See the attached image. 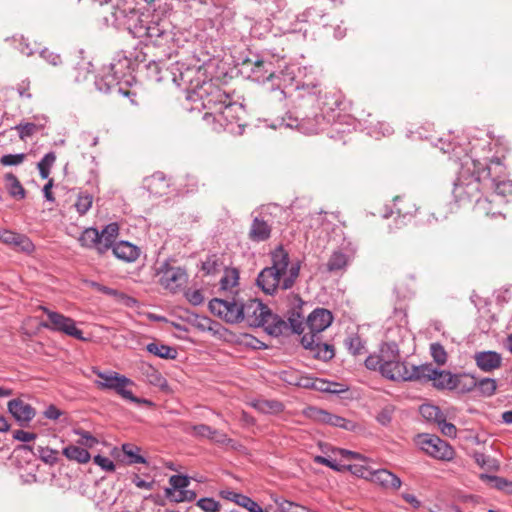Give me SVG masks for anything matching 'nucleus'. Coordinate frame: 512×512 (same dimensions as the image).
Instances as JSON below:
<instances>
[{
  "instance_id": "1",
  "label": "nucleus",
  "mask_w": 512,
  "mask_h": 512,
  "mask_svg": "<svg viewBox=\"0 0 512 512\" xmlns=\"http://www.w3.org/2000/svg\"><path fill=\"white\" fill-rule=\"evenodd\" d=\"M107 25L127 30L146 44L162 46L173 40L171 24L158 15L141 13L135 0H97Z\"/></svg>"
},
{
  "instance_id": "2",
  "label": "nucleus",
  "mask_w": 512,
  "mask_h": 512,
  "mask_svg": "<svg viewBox=\"0 0 512 512\" xmlns=\"http://www.w3.org/2000/svg\"><path fill=\"white\" fill-rule=\"evenodd\" d=\"M295 105L287 113L286 126L296 128L304 134H316L323 129L325 116L320 108V83L309 82L296 86Z\"/></svg>"
},
{
  "instance_id": "3",
  "label": "nucleus",
  "mask_w": 512,
  "mask_h": 512,
  "mask_svg": "<svg viewBox=\"0 0 512 512\" xmlns=\"http://www.w3.org/2000/svg\"><path fill=\"white\" fill-rule=\"evenodd\" d=\"M205 72L201 65L186 67L180 72L179 85H187L188 98L191 101L200 102L204 109L210 110L204 115L205 119H209L215 112H219L231 97L216 82L205 80Z\"/></svg>"
},
{
  "instance_id": "4",
  "label": "nucleus",
  "mask_w": 512,
  "mask_h": 512,
  "mask_svg": "<svg viewBox=\"0 0 512 512\" xmlns=\"http://www.w3.org/2000/svg\"><path fill=\"white\" fill-rule=\"evenodd\" d=\"M271 261L272 265L259 273L257 285L268 295H273L278 289L292 288L299 277L300 262L291 263L288 252L282 246L272 252Z\"/></svg>"
},
{
  "instance_id": "5",
  "label": "nucleus",
  "mask_w": 512,
  "mask_h": 512,
  "mask_svg": "<svg viewBox=\"0 0 512 512\" xmlns=\"http://www.w3.org/2000/svg\"><path fill=\"white\" fill-rule=\"evenodd\" d=\"M243 69L248 72V77L258 83L271 82L268 100L282 103L287 97V87L294 80V72L290 67L276 71L270 59L255 55L253 59H247L243 63Z\"/></svg>"
},
{
  "instance_id": "6",
  "label": "nucleus",
  "mask_w": 512,
  "mask_h": 512,
  "mask_svg": "<svg viewBox=\"0 0 512 512\" xmlns=\"http://www.w3.org/2000/svg\"><path fill=\"white\" fill-rule=\"evenodd\" d=\"M491 170V166H486L466 154L452 191L456 202H478L481 198V179L491 176Z\"/></svg>"
},
{
  "instance_id": "7",
  "label": "nucleus",
  "mask_w": 512,
  "mask_h": 512,
  "mask_svg": "<svg viewBox=\"0 0 512 512\" xmlns=\"http://www.w3.org/2000/svg\"><path fill=\"white\" fill-rule=\"evenodd\" d=\"M242 311V321L250 327H263L271 336L278 337L289 330L288 323L279 315L272 313L269 307L258 299L244 302Z\"/></svg>"
},
{
  "instance_id": "8",
  "label": "nucleus",
  "mask_w": 512,
  "mask_h": 512,
  "mask_svg": "<svg viewBox=\"0 0 512 512\" xmlns=\"http://www.w3.org/2000/svg\"><path fill=\"white\" fill-rule=\"evenodd\" d=\"M301 307L293 309L289 318L288 326L292 332L301 334L305 328H308V332L304 335H314L315 337L320 336V333L326 330L333 322V314L330 310L325 308L314 309L306 318L300 312Z\"/></svg>"
},
{
  "instance_id": "9",
  "label": "nucleus",
  "mask_w": 512,
  "mask_h": 512,
  "mask_svg": "<svg viewBox=\"0 0 512 512\" xmlns=\"http://www.w3.org/2000/svg\"><path fill=\"white\" fill-rule=\"evenodd\" d=\"M131 61L125 56L114 59L106 71L95 80L97 89L104 93L117 92L127 94L120 86L121 82L129 83Z\"/></svg>"
},
{
  "instance_id": "10",
  "label": "nucleus",
  "mask_w": 512,
  "mask_h": 512,
  "mask_svg": "<svg viewBox=\"0 0 512 512\" xmlns=\"http://www.w3.org/2000/svg\"><path fill=\"white\" fill-rule=\"evenodd\" d=\"M92 371L99 378V380L95 381L98 388L102 390H113L123 399L133 403L151 404L150 401L140 399L133 395V392L128 389L129 386L133 385V381L126 376L114 371L102 372L97 368H93Z\"/></svg>"
},
{
  "instance_id": "11",
  "label": "nucleus",
  "mask_w": 512,
  "mask_h": 512,
  "mask_svg": "<svg viewBox=\"0 0 512 512\" xmlns=\"http://www.w3.org/2000/svg\"><path fill=\"white\" fill-rule=\"evenodd\" d=\"M243 303L235 297L231 299L214 298L209 302V309L211 313L227 323L235 324L243 320Z\"/></svg>"
},
{
  "instance_id": "12",
  "label": "nucleus",
  "mask_w": 512,
  "mask_h": 512,
  "mask_svg": "<svg viewBox=\"0 0 512 512\" xmlns=\"http://www.w3.org/2000/svg\"><path fill=\"white\" fill-rule=\"evenodd\" d=\"M417 443L421 450L435 459L451 461L455 456L453 447L438 436L421 434L418 436Z\"/></svg>"
},
{
  "instance_id": "13",
  "label": "nucleus",
  "mask_w": 512,
  "mask_h": 512,
  "mask_svg": "<svg viewBox=\"0 0 512 512\" xmlns=\"http://www.w3.org/2000/svg\"><path fill=\"white\" fill-rule=\"evenodd\" d=\"M48 317L49 322L42 323L44 328L62 332L68 336L74 337L78 340H84L83 332L76 327L75 321L61 313L52 311L45 306H39Z\"/></svg>"
},
{
  "instance_id": "14",
  "label": "nucleus",
  "mask_w": 512,
  "mask_h": 512,
  "mask_svg": "<svg viewBox=\"0 0 512 512\" xmlns=\"http://www.w3.org/2000/svg\"><path fill=\"white\" fill-rule=\"evenodd\" d=\"M420 369L421 365H410L397 359L383 363L381 375L393 381H417L420 377Z\"/></svg>"
},
{
  "instance_id": "15",
  "label": "nucleus",
  "mask_w": 512,
  "mask_h": 512,
  "mask_svg": "<svg viewBox=\"0 0 512 512\" xmlns=\"http://www.w3.org/2000/svg\"><path fill=\"white\" fill-rule=\"evenodd\" d=\"M419 379L417 381L428 382L432 381L433 387L443 390L455 389L456 374H452L446 370H438L432 364L426 363L421 365Z\"/></svg>"
},
{
  "instance_id": "16",
  "label": "nucleus",
  "mask_w": 512,
  "mask_h": 512,
  "mask_svg": "<svg viewBox=\"0 0 512 512\" xmlns=\"http://www.w3.org/2000/svg\"><path fill=\"white\" fill-rule=\"evenodd\" d=\"M245 114L244 107L233 101L232 98L228 99L223 105V108L219 110V112H215L211 117L213 120L217 121L220 126H222L225 130L230 132H234L233 124H236L238 128H241L242 125L240 121L242 120Z\"/></svg>"
},
{
  "instance_id": "17",
  "label": "nucleus",
  "mask_w": 512,
  "mask_h": 512,
  "mask_svg": "<svg viewBox=\"0 0 512 512\" xmlns=\"http://www.w3.org/2000/svg\"><path fill=\"white\" fill-rule=\"evenodd\" d=\"M159 282L161 286L172 293L177 292L187 282L188 276L186 270L182 267L170 266L165 263L159 271Z\"/></svg>"
},
{
  "instance_id": "18",
  "label": "nucleus",
  "mask_w": 512,
  "mask_h": 512,
  "mask_svg": "<svg viewBox=\"0 0 512 512\" xmlns=\"http://www.w3.org/2000/svg\"><path fill=\"white\" fill-rule=\"evenodd\" d=\"M353 473L360 475L363 478H369L372 482L379 484L384 488L397 490L400 488L402 482L398 476L388 471L387 469L368 470L358 468L355 466Z\"/></svg>"
},
{
  "instance_id": "19",
  "label": "nucleus",
  "mask_w": 512,
  "mask_h": 512,
  "mask_svg": "<svg viewBox=\"0 0 512 512\" xmlns=\"http://www.w3.org/2000/svg\"><path fill=\"white\" fill-rule=\"evenodd\" d=\"M302 346L311 352L314 358L322 361H329L335 356L334 347L323 343L321 336L303 335L301 338Z\"/></svg>"
},
{
  "instance_id": "20",
  "label": "nucleus",
  "mask_w": 512,
  "mask_h": 512,
  "mask_svg": "<svg viewBox=\"0 0 512 512\" xmlns=\"http://www.w3.org/2000/svg\"><path fill=\"white\" fill-rule=\"evenodd\" d=\"M488 166L492 167L491 176L486 177L490 179L491 186L495 189V192L502 196L512 193V182L509 180H500L505 170L500 158L491 159Z\"/></svg>"
},
{
  "instance_id": "21",
  "label": "nucleus",
  "mask_w": 512,
  "mask_h": 512,
  "mask_svg": "<svg viewBox=\"0 0 512 512\" xmlns=\"http://www.w3.org/2000/svg\"><path fill=\"white\" fill-rule=\"evenodd\" d=\"M304 415L319 423L349 429L350 422L347 419L338 415L331 414L317 407L306 408L304 410Z\"/></svg>"
},
{
  "instance_id": "22",
  "label": "nucleus",
  "mask_w": 512,
  "mask_h": 512,
  "mask_svg": "<svg viewBox=\"0 0 512 512\" xmlns=\"http://www.w3.org/2000/svg\"><path fill=\"white\" fill-rule=\"evenodd\" d=\"M272 226L266 219V215L259 213L253 217L248 237L253 242H264L271 237Z\"/></svg>"
},
{
  "instance_id": "23",
  "label": "nucleus",
  "mask_w": 512,
  "mask_h": 512,
  "mask_svg": "<svg viewBox=\"0 0 512 512\" xmlns=\"http://www.w3.org/2000/svg\"><path fill=\"white\" fill-rule=\"evenodd\" d=\"M476 366L485 373L493 372L502 366V356L492 350L479 351L473 356Z\"/></svg>"
},
{
  "instance_id": "24",
  "label": "nucleus",
  "mask_w": 512,
  "mask_h": 512,
  "mask_svg": "<svg viewBox=\"0 0 512 512\" xmlns=\"http://www.w3.org/2000/svg\"><path fill=\"white\" fill-rule=\"evenodd\" d=\"M8 411L20 425L29 423L36 415L35 409L21 399H12L8 402Z\"/></svg>"
},
{
  "instance_id": "25",
  "label": "nucleus",
  "mask_w": 512,
  "mask_h": 512,
  "mask_svg": "<svg viewBox=\"0 0 512 512\" xmlns=\"http://www.w3.org/2000/svg\"><path fill=\"white\" fill-rule=\"evenodd\" d=\"M0 241L23 252L29 253L34 250V245L27 236L9 230L0 232Z\"/></svg>"
},
{
  "instance_id": "26",
  "label": "nucleus",
  "mask_w": 512,
  "mask_h": 512,
  "mask_svg": "<svg viewBox=\"0 0 512 512\" xmlns=\"http://www.w3.org/2000/svg\"><path fill=\"white\" fill-rule=\"evenodd\" d=\"M110 249L116 258L125 262H134L140 254L139 248L128 241H120Z\"/></svg>"
},
{
  "instance_id": "27",
  "label": "nucleus",
  "mask_w": 512,
  "mask_h": 512,
  "mask_svg": "<svg viewBox=\"0 0 512 512\" xmlns=\"http://www.w3.org/2000/svg\"><path fill=\"white\" fill-rule=\"evenodd\" d=\"M119 234V226L117 223L113 222L106 225L99 235H101V242L99 246V254H105L113 245H115V240Z\"/></svg>"
},
{
  "instance_id": "28",
  "label": "nucleus",
  "mask_w": 512,
  "mask_h": 512,
  "mask_svg": "<svg viewBox=\"0 0 512 512\" xmlns=\"http://www.w3.org/2000/svg\"><path fill=\"white\" fill-rule=\"evenodd\" d=\"M148 191L156 196L167 194L169 189V181L162 172H156L146 179Z\"/></svg>"
},
{
  "instance_id": "29",
  "label": "nucleus",
  "mask_w": 512,
  "mask_h": 512,
  "mask_svg": "<svg viewBox=\"0 0 512 512\" xmlns=\"http://www.w3.org/2000/svg\"><path fill=\"white\" fill-rule=\"evenodd\" d=\"M394 206L396 208L397 220L402 219L401 223H404L405 219H410L417 213L422 215V212L415 207L410 199L396 197L394 200Z\"/></svg>"
},
{
  "instance_id": "30",
  "label": "nucleus",
  "mask_w": 512,
  "mask_h": 512,
  "mask_svg": "<svg viewBox=\"0 0 512 512\" xmlns=\"http://www.w3.org/2000/svg\"><path fill=\"white\" fill-rule=\"evenodd\" d=\"M18 449L32 452L35 456H38L46 464L53 465L58 461V452L49 447L38 446L34 448L33 446L23 444L20 445Z\"/></svg>"
},
{
  "instance_id": "31",
  "label": "nucleus",
  "mask_w": 512,
  "mask_h": 512,
  "mask_svg": "<svg viewBox=\"0 0 512 512\" xmlns=\"http://www.w3.org/2000/svg\"><path fill=\"white\" fill-rule=\"evenodd\" d=\"M326 17L325 10L322 5L316 4L306 9L299 17V21L312 23L315 25H326L324 18Z\"/></svg>"
},
{
  "instance_id": "32",
  "label": "nucleus",
  "mask_w": 512,
  "mask_h": 512,
  "mask_svg": "<svg viewBox=\"0 0 512 512\" xmlns=\"http://www.w3.org/2000/svg\"><path fill=\"white\" fill-rule=\"evenodd\" d=\"M63 455L70 461H75L79 464H86L91 460V455L87 449L77 445H68L63 448Z\"/></svg>"
},
{
  "instance_id": "33",
  "label": "nucleus",
  "mask_w": 512,
  "mask_h": 512,
  "mask_svg": "<svg viewBox=\"0 0 512 512\" xmlns=\"http://www.w3.org/2000/svg\"><path fill=\"white\" fill-rule=\"evenodd\" d=\"M78 240L81 246L89 249H95L99 253L101 235H99V231L96 228H86L81 233Z\"/></svg>"
},
{
  "instance_id": "34",
  "label": "nucleus",
  "mask_w": 512,
  "mask_h": 512,
  "mask_svg": "<svg viewBox=\"0 0 512 512\" xmlns=\"http://www.w3.org/2000/svg\"><path fill=\"white\" fill-rule=\"evenodd\" d=\"M251 406L264 414H278L284 411V405L277 400L258 399L252 401Z\"/></svg>"
},
{
  "instance_id": "35",
  "label": "nucleus",
  "mask_w": 512,
  "mask_h": 512,
  "mask_svg": "<svg viewBox=\"0 0 512 512\" xmlns=\"http://www.w3.org/2000/svg\"><path fill=\"white\" fill-rule=\"evenodd\" d=\"M226 498L247 509L249 512H264V508L246 495L236 492H227Z\"/></svg>"
},
{
  "instance_id": "36",
  "label": "nucleus",
  "mask_w": 512,
  "mask_h": 512,
  "mask_svg": "<svg viewBox=\"0 0 512 512\" xmlns=\"http://www.w3.org/2000/svg\"><path fill=\"white\" fill-rule=\"evenodd\" d=\"M146 350L162 359H175L178 355L177 350L174 347L159 343V342H151L147 344Z\"/></svg>"
},
{
  "instance_id": "37",
  "label": "nucleus",
  "mask_w": 512,
  "mask_h": 512,
  "mask_svg": "<svg viewBox=\"0 0 512 512\" xmlns=\"http://www.w3.org/2000/svg\"><path fill=\"white\" fill-rule=\"evenodd\" d=\"M348 265V256L340 250L334 251L327 261L326 267L329 272L344 270Z\"/></svg>"
},
{
  "instance_id": "38",
  "label": "nucleus",
  "mask_w": 512,
  "mask_h": 512,
  "mask_svg": "<svg viewBox=\"0 0 512 512\" xmlns=\"http://www.w3.org/2000/svg\"><path fill=\"white\" fill-rule=\"evenodd\" d=\"M6 188L9 194L18 199L25 198L26 192L18 178L13 173L5 175Z\"/></svg>"
},
{
  "instance_id": "39",
  "label": "nucleus",
  "mask_w": 512,
  "mask_h": 512,
  "mask_svg": "<svg viewBox=\"0 0 512 512\" xmlns=\"http://www.w3.org/2000/svg\"><path fill=\"white\" fill-rule=\"evenodd\" d=\"M455 389H459L461 393H468L476 389V377L470 374H456Z\"/></svg>"
},
{
  "instance_id": "40",
  "label": "nucleus",
  "mask_w": 512,
  "mask_h": 512,
  "mask_svg": "<svg viewBox=\"0 0 512 512\" xmlns=\"http://www.w3.org/2000/svg\"><path fill=\"white\" fill-rule=\"evenodd\" d=\"M5 41H13L18 43L15 48L26 57L33 56L36 51V49L32 47V44L29 42V40L23 35H14L12 37L6 38Z\"/></svg>"
},
{
  "instance_id": "41",
  "label": "nucleus",
  "mask_w": 512,
  "mask_h": 512,
  "mask_svg": "<svg viewBox=\"0 0 512 512\" xmlns=\"http://www.w3.org/2000/svg\"><path fill=\"white\" fill-rule=\"evenodd\" d=\"M476 384V390L483 397H491L496 393L497 382L493 378L477 379Z\"/></svg>"
},
{
  "instance_id": "42",
  "label": "nucleus",
  "mask_w": 512,
  "mask_h": 512,
  "mask_svg": "<svg viewBox=\"0 0 512 512\" xmlns=\"http://www.w3.org/2000/svg\"><path fill=\"white\" fill-rule=\"evenodd\" d=\"M419 411L423 418L436 424L445 416L439 407L432 404L421 405Z\"/></svg>"
},
{
  "instance_id": "43",
  "label": "nucleus",
  "mask_w": 512,
  "mask_h": 512,
  "mask_svg": "<svg viewBox=\"0 0 512 512\" xmlns=\"http://www.w3.org/2000/svg\"><path fill=\"white\" fill-rule=\"evenodd\" d=\"M43 128L42 125L32 122H20L13 129L18 131L19 138L26 140Z\"/></svg>"
},
{
  "instance_id": "44",
  "label": "nucleus",
  "mask_w": 512,
  "mask_h": 512,
  "mask_svg": "<svg viewBox=\"0 0 512 512\" xmlns=\"http://www.w3.org/2000/svg\"><path fill=\"white\" fill-rule=\"evenodd\" d=\"M384 363L400 359L399 347L395 342H387L381 346L380 354Z\"/></svg>"
},
{
  "instance_id": "45",
  "label": "nucleus",
  "mask_w": 512,
  "mask_h": 512,
  "mask_svg": "<svg viewBox=\"0 0 512 512\" xmlns=\"http://www.w3.org/2000/svg\"><path fill=\"white\" fill-rule=\"evenodd\" d=\"M345 346L347 347L349 352L354 356L362 355L366 352L365 343L356 334L350 335L346 338Z\"/></svg>"
},
{
  "instance_id": "46",
  "label": "nucleus",
  "mask_w": 512,
  "mask_h": 512,
  "mask_svg": "<svg viewBox=\"0 0 512 512\" xmlns=\"http://www.w3.org/2000/svg\"><path fill=\"white\" fill-rule=\"evenodd\" d=\"M123 453L129 457V464H145L146 459L139 454L140 448L138 446L125 443L122 445Z\"/></svg>"
},
{
  "instance_id": "47",
  "label": "nucleus",
  "mask_w": 512,
  "mask_h": 512,
  "mask_svg": "<svg viewBox=\"0 0 512 512\" xmlns=\"http://www.w3.org/2000/svg\"><path fill=\"white\" fill-rule=\"evenodd\" d=\"M166 496L174 502H184V501H192L196 498V493L192 490H187L186 488L179 491H172L171 489H166Z\"/></svg>"
},
{
  "instance_id": "48",
  "label": "nucleus",
  "mask_w": 512,
  "mask_h": 512,
  "mask_svg": "<svg viewBox=\"0 0 512 512\" xmlns=\"http://www.w3.org/2000/svg\"><path fill=\"white\" fill-rule=\"evenodd\" d=\"M56 160V155L54 152H49L44 155V157L38 163L39 174L42 179H47L50 174V168L54 164Z\"/></svg>"
},
{
  "instance_id": "49",
  "label": "nucleus",
  "mask_w": 512,
  "mask_h": 512,
  "mask_svg": "<svg viewBox=\"0 0 512 512\" xmlns=\"http://www.w3.org/2000/svg\"><path fill=\"white\" fill-rule=\"evenodd\" d=\"M239 274L236 269L226 270L225 274L220 280V286L223 290H228L238 284Z\"/></svg>"
},
{
  "instance_id": "50",
  "label": "nucleus",
  "mask_w": 512,
  "mask_h": 512,
  "mask_svg": "<svg viewBox=\"0 0 512 512\" xmlns=\"http://www.w3.org/2000/svg\"><path fill=\"white\" fill-rule=\"evenodd\" d=\"M73 432L74 434L80 436V439L77 441L79 445H82L86 448H93L96 444H98V439L88 431L77 428L74 429Z\"/></svg>"
},
{
  "instance_id": "51",
  "label": "nucleus",
  "mask_w": 512,
  "mask_h": 512,
  "mask_svg": "<svg viewBox=\"0 0 512 512\" xmlns=\"http://www.w3.org/2000/svg\"><path fill=\"white\" fill-rule=\"evenodd\" d=\"M322 111H334L335 108H339L342 104V95L339 93H333L331 95H325V100L321 102Z\"/></svg>"
},
{
  "instance_id": "52",
  "label": "nucleus",
  "mask_w": 512,
  "mask_h": 512,
  "mask_svg": "<svg viewBox=\"0 0 512 512\" xmlns=\"http://www.w3.org/2000/svg\"><path fill=\"white\" fill-rule=\"evenodd\" d=\"M491 483V486L503 491L507 494H512V481H509L499 476H486Z\"/></svg>"
},
{
  "instance_id": "53",
  "label": "nucleus",
  "mask_w": 512,
  "mask_h": 512,
  "mask_svg": "<svg viewBox=\"0 0 512 512\" xmlns=\"http://www.w3.org/2000/svg\"><path fill=\"white\" fill-rule=\"evenodd\" d=\"M93 198L88 193H80L74 206L80 215H84L92 206Z\"/></svg>"
},
{
  "instance_id": "54",
  "label": "nucleus",
  "mask_w": 512,
  "mask_h": 512,
  "mask_svg": "<svg viewBox=\"0 0 512 512\" xmlns=\"http://www.w3.org/2000/svg\"><path fill=\"white\" fill-rule=\"evenodd\" d=\"M221 267V262L219 261V258L217 255H210L206 258L205 261L202 263V270L207 275H214L217 272H219Z\"/></svg>"
},
{
  "instance_id": "55",
  "label": "nucleus",
  "mask_w": 512,
  "mask_h": 512,
  "mask_svg": "<svg viewBox=\"0 0 512 512\" xmlns=\"http://www.w3.org/2000/svg\"><path fill=\"white\" fill-rule=\"evenodd\" d=\"M430 353L433 360L438 365H444L447 362V353L440 343H432L430 346Z\"/></svg>"
},
{
  "instance_id": "56",
  "label": "nucleus",
  "mask_w": 512,
  "mask_h": 512,
  "mask_svg": "<svg viewBox=\"0 0 512 512\" xmlns=\"http://www.w3.org/2000/svg\"><path fill=\"white\" fill-rule=\"evenodd\" d=\"M275 503L277 505L275 510L278 512H299L298 509L308 511L304 506H300L285 499H275Z\"/></svg>"
},
{
  "instance_id": "57",
  "label": "nucleus",
  "mask_w": 512,
  "mask_h": 512,
  "mask_svg": "<svg viewBox=\"0 0 512 512\" xmlns=\"http://www.w3.org/2000/svg\"><path fill=\"white\" fill-rule=\"evenodd\" d=\"M196 505L204 512H218L221 508L220 503L213 498H201Z\"/></svg>"
},
{
  "instance_id": "58",
  "label": "nucleus",
  "mask_w": 512,
  "mask_h": 512,
  "mask_svg": "<svg viewBox=\"0 0 512 512\" xmlns=\"http://www.w3.org/2000/svg\"><path fill=\"white\" fill-rule=\"evenodd\" d=\"M169 483L172 488H170L172 491H179L184 488H186L190 481L187 476L184 475H172L169 479Z\"/></svg>"
},
{
  "instance_id": "59",
  "label": "nucleus",
  "mask_w": 512,
  "mask_h": 512,
  "mask_svg": "<svg viewBox=\"0 0 512 512\" xmlns=\"http://www.w3.org/2000/svg\"><path fill=\"white\" fill-rule=\"evenodd\" d=\"M437 425L443 435L451 438H455L457 436L456 426L450 422H447L446 416L441 418L440 422Z\"/></svg>"
},
{
  "instance_id": "60",
  "label": "nucleus",
  "mask_w": 512,
  "mask_h": 512,
  "mask_svg": "<svg viewBox=\"0 0 512 512\" xmlns=\"http://www.w3.org/2000/svg\"><path fill=\"white\" fill-rule=\"evenodd\" d=\"M192 431H186L192 436L200 437V438H207L209 439L212 431V427L206 425V424H198L193 425L191 427Z\"/></svg>"
},
{
  "instance_id": "61",
  "label": "nucleus",
  "mask_w": 512,
  "mask_h": 512,
  "mask_svg": "<svg viewBox=\"0 0 512 512\" xmlns=\"http://www.w3.org/2000/svg\"><path fill=\"white\" fill-rule=\"evenodd\" d=\"M393 413H394L393 406H390V405L385 406L378 413L376 419L381 425L387 426L392 421Z\"/></svg>"
},
{
  "instance_id": "62",
  "label": "nucleus",
  "mask_w": 512,
  "mask_h": 512,
  "mask_svg": "<svg viewBox=\"0 0 512 512\" xmlns=\"http://www.w3.org/2000/svg\"><path fill=\"white\" fill-rule=\"evenodd\" d=\"M25 159V154H6L0 158V163L4 166L19 165Z\"/></svg>"
},
{
  "instance_id": "63",
  "label": "nucleus",
  "mask_w": 512,
  "mask_h": 512,
  "mask_svg": "<svg viewBox=\"0 0 512 512\" xmlns=\"http://www.w3.org/2000/svg\"><path fill=\"white\" fill-rule=\"evenodd\" d=\"M93 461L96 465H98L102 470L106 472H113L115 470L114 462L108 457L96 455L94 456Z\"/></svg>"
},
{
  "instance_id": "64",
  "label": "nucleus",
  "mask_w": 512,
  "mask_h": 512,
  "mask_svg": "<svg viewBox=\"0 0 512 512\" xmlns=\"http://www.w3.org/2000/svg\"><path fill=\"white\" fill-rule=\"evenodd\" d=\"M313 461L317 464L325 465V466L333 469L334 471H342L345 468V466L340 465L335 460H331L329 458H326V457L320 456V455L315 456L313 458Z\"/></svg>"
}]
</instances>
